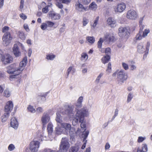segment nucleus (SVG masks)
<instances>
[{
	"instance_id": "69168bd1",
	"label": "nucleus",
	"mask_w": 152,
	"mask_h": 152,
	"mask_svg": "<svg viewBox=\"0 0 152 152\" xmlns=\"http://www.w3.org/2000/svg\"><path fill=\"white\" fill-rule=\"evenodd\" d=\"M43 152H56L55 151L53 150L50 149H45Z\"/></svg>"
},
{
	"instance_id": "dca6fc26",
	"label": "nucleus",
	"mask_w": 152,
	"mask_h": 152,
	"mask_svg": "<svg viewBox=\"0 0 152 152\" xmlns=\"http://www.w3.org/2000/svg\"><path fill=\"white\" fill-rule=\"evenodd\" d=\"M137 51L140 53H143L144 52H145V53H146L147 51L145 48L144 47V45L143 43H139L137 46Z\"/></svg>"
},
{
	"instance_id": "8fccbe9b",
	"label": "nucleus",
	"mask_w": 152,
	"mask_h": 152,
	"mask_svg": "<svg viewBox=\"0 0 152 152\" xmlns=\"http://www.w3.org/2000/svg\"><path fill=\"white\" fill-rule=\"evenodd\" d=\"M46 23L49 27H53L55 24L54 23L50 21H48L46 22Z\"/></svg>"
},
{
	"instance_id": "0eeeda50",
	"label": "nucleus",
	"mask_w": 152,
	"mask_h": 152,
	"mask_svg": "<svg viewBox=\"0 0 152 152\" xmlns=\"http://www.w3.org/2000/svg\"><path fill=\"white\" fill-rule=\"evenodd\" d=\"M39 146V142L38 141H33L30 144L29 149L31 152H37Z\"/></svg>"
},
{
	"instance_id": "b1692460",
	"label": "nucleus",
	"mask_w": 152,
	"mask_h": 152,
	"mask_svg": "<svg viewBox=\"0 0 152 152\" xmlns=\"http://www.w3.org/2000/svg\"><path fill=\"white\" fill-rule=\"evenodd\" d=\"M105 38L107 41L109 42H113L115 39L114 36L112 34H108L105 36Z\"/></svg>"
},
{
	"instance_id": "0e129e2a",
	"label": "nucleus",
	"mask_w": 152,
	"mask_h": 152,
	"mask_svg": "<svg viewBox=\"0 0 152 152\" xmlns=\"http://www.w3.org/2000/svg\"><path fill=\"white\" fill-rule=\"evenodd\" d=\"M16 44H17L18 45V46L20 47L22 50H25L23 45L21 43L18 42L17 43H16Z\"/></svg>"
},
{
	"instance_id": "f3484780",
	"label": "nucleus",
	"mask_w": 152,
	"mask_h": 152,
	"mask_svg": "<svg viewBox=\"0 0 152 152\" xmlns=\"http://www.w3.org/2000/svg\"><path fill=\"white\" fill-rule=\"evenodd\" d=\"M10 122V125L12 127L15 129H17L18 126V121L15 118H12Z\"/></svg>"
},
{
	"instance_id": "c9c22d12",
	"label": "nucleus",
	"mask_w": 152,
	"mask_h": 152,
	"mask_svg": "<svg viewBox=\"0 0 152 152\" xmlns=\"http://www.w3.org/2000/svg\"><path fill=\"white\" fill-rule=\"evenodd\" d=\"M88 56L86 53H83L81 54V60L86 61L88 58Z\"/></svg>"
},
{
	"instance_id": "5fc2aeb1",
	"label": "nucleus",
	"mask_w": 152,
	"mask_h": 152,
	"mask_svg": "<svg viewBox=\"0 0 152 152\" xmlns=\"http://www.w3.org/2000/svg\"><path fill=\"white\" fill-rule=\"evenodd\" d=\"M122 66L123 68L126 70H127L129 69L128 65L125 63H122Z\"/></svg>"
},
{
	"instance_id": "9d476101",
	"label": "nucleus",
	"mask_w": 152,
	"mask_h": 152,
	"mask_svg": "<svg viewBox=\"0 0 152 152\" xmlns=\"http://www.w3.org/2000/svg\"><path fill=\"white\" fill-rule=\"evenodd\" d=\"M150 32V31L149 29H145L143 31H139L138 34L136 36V38L137 40H140L143 38L146 37Z\"/></svg>"
},
{
	"instance_id": "f8f14e48",
	"label": "nucleus",
	"mask_w": 152,
	"mask_h": 152,
	"mask_svg": "<svg viewBox=\"0 0 152 152\" xmlns=\"http://www.w3.org/2000/svg\"><path fill=\"white\" fill-rule=\"evenodd\" d=\"M13 104L12 101H10L7 102L4 107L5 111L7 113L11 112L12 110Z\"/></svg>"
},
{
	"instance_id": "37998d69",
	"label": "nucleus",
	"mask_w": 152,
	"mask_h": 152,
	"mask_svg": "<svg viewBox=\"0 0 152 152\" xmlns=\"http://www.w3.org/2000/svg\"><path fill=\"white\" fill-rule=\"evenodd\" d=\"M4 95L6 97H9L10 96V93L8 89H6L4 92Z\"/></svg>"
},
{
	"instance_id": "a878e982",
	"label": "nucleus",
	"mask_w": 152,
	"mask_h": 152,
	"mask_svg": "<svg viewBox=\"0 0 152 152\" xmlns=\"http://www.w3.org/2000/svg\"><path fill=\"white\" fill-rule=\"evenodd\" d=\"M144 17H141L140 18L139 21V26H140V31H139L142 32L143 31L144 27L145 25L143 24L142 22L144 19Z\"/></svg>"
},
{
	"instance_id": "de8ad7c7",
	"label": "nucleus",
	"mask_w": 152,
	"mask_h": 152,
	"mask_svg": "<svg viewBox=\"0 0 152 152\" xmlns=\"http://www.w3.org/2000/svg\"><path fill=\"white\" fill-rule=\"evenodd\" d=\"M146 139L145 137H142L141 136L139 137H138L137 142L138 143H141L142 142Z\"/></svg>"
},
{
	"instance_id": "a18cd8bd",
	"label": "nucleus",
	"mask_w": 152,
	"mask_h": 152,
	"mask_svg": "<svg viewBox=\"0 0 152 152\" xmlns=\"http://www.w3.org/2000/svg\"><path fill=\"white\" fill-rule=\"evenodd\" d=\"M48 27L46 23H42L40 26V28L42 30H45Z\"/></svg>"
},
{
	"instance_id": "4c0bfd02",
	"label": "nucleus",
	"mask_w": 152,
	"mask_h": 152,
	"mask_svg": "<svg viewBox=\"0 0 152 152\" xmlns=\"http://www.w3.org/2000/svg\"><path fill=\"white\" fill-rule=\"evenodd\" d=\"M75 72V69L73 68L72 66H70L69 67L67 70V77H68L69 75L71 72L73 73Z\"/></svg>"
},
{
	"instance_id": "6ab92c4d",
	"label": "nucleus",
	"mask_w": 152,
	"mask_h": 152,
	"mask_svg": "<svg viewBox=\"0 0 152 152\" xmlns=\"http://www.w3.org/2000/svg\"><path fill=\"white\" fill-rule=\"evenodd\" d=\"M61 125L64 129L65 132L66 131H68L71 127V124L68 123H62L61 124Z\"/></svg>"
},
{
	"instance_id": "774afa93",
	"label": "nucleus",
	"mask_w": 152,
	"mask_h": 152,
	"mask_svg": "<svg viewBox=\"0 0 152 152\" xmlns=\"http://www.w3.org/2000/svg\"><path fill=\"white\" fill-rule=\"evenodd\" d=\"M23 26L24 29L26 30V31H29V29L28 26L27 24H24Z\"/></svg>"
},
{
	"instance_id": "338daca9",
	"label": "nucleus",
	"mask_w": 152,
	"mask_h": 152,
	"mask_svg": "<svg viewBox=\"0 0 152 152\" xmlns=\"http://www.w3.org/2000/svg\"><path fill=\"white\" fill-rule=\"evenodd\" d=\"M20 15V17L23 20H25L27 18L26 16L23 14H21Z\"/></svg>"
},
{
	"instance_id": "c03bdc74",
	"label": "nucleus",
	"mask_w": 152,
	"mask_h": 152,
	"mask_svg": "<svg viewBox=\"0 0 152 152\" xmlns=\"http://www.w3.org/2000/svg\"><path fill=\"white\" fill-rule=\"evenodd\" d=\"M15 148V145L12 144H10L8 147V150L10 151H13Z\"/></svg>"
},
{
	"instance_id": "2eb2a0df",
	"label": "nucleus",
	"mask_w": 152,
	"mask_h": 152,
	"mask_svg": "<svg viewBox=\"0 0 152 152\" xmlns=\"http://www.w3.org/2000/svg\"><path fill=\"white\" fill-rule=\"evenodd\" d=\"M107 24L111 27H114L116 26V20L112 17L109 18L107 20Z\"/></svg>"
},
{
	"instance_id": "cd10ccee",
	"label": "nucleus",
	"mask_w": 152,
	"mask_h": 152,
	"mask_svg": "<svg viewBox=\"0 0 152 152\" xmlns=\"http://www.w3.org/2000/svg\"><path fill=\"white\" fill-rule=\"evenodd\" d=\"M75 105L76 107L75 108V111L76 112V113H77V111H81L83 109H87V108H86L83 107V108H82L80 110H78V109H79L81 107L82 105V103H81L79 102H77V103L75 104Z\"/></svg>"
},
{
	"instance_id": "5701e85b",
	"label": "nucleus",
	"mask_w": 152,
	"mask_h": 152,
	"mask_svg": "<svg viewBox=\"0 0 152 152\" xmlns=\"http://www.w3.org/2000/svg\"><path fill=\"white\" fill-rule=\"evenodd\" d=\"M50 15L51 18L55 20L59 19L61 17L59 14L56 13L54 12H51Z\"/></svg>"
},
{
	"instance_id": "7c9ffc66",
	"label": "nucleus",
	"mask_w": 152,
	"mask_h": 152,
	"mask_svg": "<svg viewBox=\"0 0 152 152\" xmlns=\"http://www.w3.org/2000/svg\"><path fill=\"white\" fill-rule=\"evenodd\" d=\"M53 125L51 123H49L47 126V130L48 131V134H51L53 131Z\"/></svg>"
},
{
	"instance_id": "09e8293b",
	"label": "nucleus",
	"mask_w": 152,
	"mask_h": 152,
	"mask_svg": "<svg viewBox=\"0 0 152 152\" xmlns=\"http://www.w3.org/2000/svg\"><path fill=\"white\" fill-rule=\"evenodd\" d=\"M56 56L54 55H48L47 56L46 58L48 60H53L55 57Z\"/></svg>"
},
{
	"instance_id": "864d4df0",
	"label": "nucleus",
	"mask_w": 152,
	"mask_h": 152,
	"mask_svg": "<svg viewBox=\"0 0 152 152\" xmlns=\"http://www.w3.org/2000/svg\"><path fill=\"white\" fill-rule=\"evenodd\" d=\"M82 3L84 4L87 5L89 4L91 0H81Z\"/></svg>"
},
{
	"instance_id": "bf43d9fd",
	"label": "nucleus",
	"mask_w": 152,
	"mask_h": 152,
	"mask_svg": "<svg viewBox=\"0 0 152 152\" xmlns=\"http://www.w3.org/2000/svg\"><path fill=\"white\" fill-rule=\"evenodd\" d=\"M105 53L107 55L110 54V48H108L105 49Z\"/></svg>"
},
{
	"instance_id": "ddd939ff",
	"label": "nucleus",
	"mask_w": 152,
	"mask_h": 152,
	"mask_svg": "<svg viewBox=\"0 0 152 152\" xmlns=\"http://www.w3.org/2000/svg\"><path fill=\"white\" fill-rule=\"evenodd\" d=\"M57 126L55 128V132L58 135H60L65 133L64 129L61 127V124H57Z\"/></svg>"
},
{
	"instance_id": "6e6552de",
	"label": "nucleus",
	"mask_w": 152,
	"mask_h": 152,
	"mask_svg": "<svg viewBox=\"0 0 152 152\" xmlns=\"http://www.w3.org/2000/svg\"><path fill=\"white\" fill-rule=\"evenodd\" d=\"M126 8V5L124 3L118 4L113 7L114 11L115 13H121L123 12Z\"/></svg>"
},
{
	"instance_id": "052dcab7",
	"label": "nucleus",
	"mask_w": 152,
	"mask_h": 152,
	"mask_svg": "<svg viewBox=\"0 0 152 152\" xmlns=\"http://www.w3.org/2000/svg\"><path fill=\"white\" fill-rule=\"evenodd\" d=\"M88 19H83V26H86L88 23Z\"/></svg>"
},
{
	"instance_id": "e2e57ef3",
	"label": "nucleus",
	"mask_w": 152,
	"mask_h": 152,
	"mask_svg": "<svg viewBox=\"0 0 152 152\" xmlns=\"http://www.w3.org/2000/svg\"><path fill=\"white\" fill-rule=\"evenodd\" d=\"M41 137H42V138H41V140H46V134L45 133H42Z\"/></svg>"
},
{
	"instance_id": "20e7f679",
	"label": "nucleus",
	"mask_w": 152,
	"mask_h": 152,
	"mask_svg": "<svg viewBox=\"0 0 152 152\" xmlns=\"http://www.w3.org/2000/svg\"><path fill=\"white\" fill-rule=\"evenodd\" d=\"M7 72L9 74H15L18 75L23 71V69H19L16 67L15 64L11 65L7 67Z\"/></svg>"
},
{
	"instance_id": "1a4fd4ad",
	"label": "nucleus",
	"mask_w": 152,
	"mask_h": 152,
	"mask_svg": "<svg viewBox=\"0 0 152 152\" xmlns=\"http://www.w3.org/2000/svg\"><path fill=\"white\" fill-rule=\"evenodd\" d=\"M126 17L128 19L134 20L138 17V15L135 11L130 10L127 12Z\"/></svg>"
},
{
	"instance_id": "a19ab883",
	"label": "nucleus",
	"mask_w": 152,
	"mask_h": 152,
	"mask_svg": "<svg viewBox=\"0 0 152 152\" xmlns=\"http://www.w3.org/2000/svg\"><path fill=\"white\" fill-rule=\"evenodd\" d=\"M111 64L110 63H109L108 64L106 69L107 73L109 74L111 72Z\"/></svg>"
},
{
	"instance_id": "4d7b16f0",
	"label": "nucleus",
	"mask_w": 152,
	"mask_h": 152,
	"mask_svg": "<svg viewBox=\"0 0 152 152\" xmlns=\"http://www.w3.org/2000/svg\"><path fill=\"white\" fill-rule=\"evenodd\" d=\"M48 6H47L42 9V12L43 13H46L48 11Z\"/></svg>"
},
{
	"instance_id": "39448f33",
	"label": "nucleus",
	"mask_w": 152,
	"mask_h": 152,
	"mask_svg": "<svg viewBox=\"0 0 152 152\" xmlns=\"http://www.w3.org/2000/svg\"><path fill=\"white\" fill-rule=\"evenodd\" d=\"M2 51L0 50V60L4 64H6L12 62L13 59L11 56L8 54L4 56L2 54Z\"/></svg>"
},
{
	"instance_id": "6e6d98bb",
	"label": "nucleus",
	"mask_w": 152,
	"mask_h": 152,
	"mask_svg": "<svg viewBox=\"0 0 152 152\" xmlns=\"http://www.w3.org/2000/svg\"><path fill=\"white\" fill-rule=\"evenodd\" d=\"M37 112L38 113H41L43 111L42 108L41 107H38L36 109Z\"/></svg>"
},
{
	"instance_id": "bb28decb",
	"label": "nucleus",
	"mask_w": 152,
	"mask_h": 152,
	"mask_svg": "<svg viewBox=\"0 0 152 152\" xmlns=\"http://www.w3.org/2000/svg\"><path fill=\"white\" fill-rule=\"evenodd\" d=\"M9 113H6L1 117V121L2 122H4L7 120L9 115Z\"/></svg>"
},
{
	"instance_id": "412c9836",
	"label": "nucleus",
	"mask_w": 152,
	"mask_h": 152,
	"mask_svg": "<svg viewBox=\"0 0 152 152\" xmlns=\"http://www.w3.org/2000/svg\"><path fill=\"white\" fill-rule=\"evenodd\" d=\"M76 9L79 11L81 12L87 10V7H84L83 6L80 4H77L75 5Z\"/></svg>"
},
{
	"instance_id": "aec40b11",
	"label": "nucleus",
	"mask_w": 152,
	"mask_h": 152,
	"mask_svg": "<svg viewBox=\"0 0 152 152\" xmlns=\"http://www.w3.org/2000/svg\"><path fill=\"white\" fill-rule=\"evenodd\" d=\"M79 129H78L77 131H75V129L73 127H71V128L69 129V134L70 136L71 137H73L76 136L77 133L79 131Z\"/></svg>"
},
{
	"instance_id": "72a5a7b5",
	"label": "nucleus",
	"mask_w": 152,
	"mask_h": 152,
	"mask_svg": "<svg viewBox=\"0 0 152 152\" xmlns=\"http://www.w3.org/2000/svg\"><path fill=\"white\" fill-rule=\"evenodd\" d=\"M56 2V5L59 8L62 9L63 7V5L61 3V0H55Z\"/></svg>"
},
{
	"instance_id": "79ce46f5",
	"label": "nucleus",
	"mask_w": 152,
	"mask_h": 152,
	"mask_svg": "<svg viewBox=\"0 0 152 152\" xmlns=\"http://www.w3.org/2000/svg\"><path fill=\"white\" fill-rule=\"evenodd\" d=\"M28 111L31 113H34L36 112L35 110L33 108V107L31 105H29L27 108Z\"/></svg>"
},
{
	"instance_id": "423d86ee",
	"label": "nucleus",
	"mask_w": 152,
	"mask_h": 152,
	"mask_svg": "<svg viewBox=\"0 0 152 152\" xmlns=\"http://www.w3.org/2000/svg\"><path fill=\"white\" fill-rule=\"evenodd\" d=\"M12 37L10 33L7 32L4 34L2 37L3 44L5 46H7L10 43Z\"/></svg>"
},
{
	"instance_id": "49530a36",
	"label": "nucleus",
	"mask_w": 152,
	"mask_h": 152,
	"mask_svg": "<svg viewBox=\"0 0 152 152\" xmlns=\"http://www.w3.org/2000/svg\"><path fill=\"white\" fill-rule=\"evenodd\" d=\"M103 42V39L100 38L99 40L98 41V43H97V45H98V48H101L102 46V43Z\"/></svg>"
},
{
	"instance_id": "f257e3e1",
	"label": "nucleus",
	"mask_w": 152,
	"mask_h": 152,
	"mask_svg": "<svg viewBox=\"0 0 152 152\" xmlns=\"http://www.w3.org/2000/svg\"><path fill=\"white\" fill-rule=\"evenodd\" d=\"M73 107L68 106L66 110V113L70 118H74L72 121V124L74 126L77 124L78 122L81 123L80 127L82 128H86V124L84 119L85 117L87 116L89 114L88 109H83L81 111H77V113L75 115V112L73 111Z\"/></svg>"
},
{
	"instance_id": "58836bf2",
	"label": "nucleus",
	"mask_w": 152,
	"mask_h": 152,
	"mask_svg": "<svg viewBox=\"0 0 152 152\" xmlns=\"http://www.w3.org/2000/svg\"><path fill=\"white\" fill-rule=\"evenodd\" d=\"M86 39L91 44H93L94 42L95 39L93 37H86Z\"/></svg>"
},
{
	"instance_id": "f03ea898",
	"label": "nucleus",
	"mask_w": 152,
	"mask_h": 152,
	"mask_svg": "<svg viewBox=\"0 0 152 152\" xmlns=\"http://www.w3.org/2000/svg\"><path fill=\"white\" fill-rule=\"evenodd\" d=\"M117 76L118 83L122 85L128 77L127 74L123 70L117 71L113 74V76Z\"/></svg>"
},
{
	"instance_id": "13d9d810",
	"label": "nucleus",
	"mask_w": 152,
	"mask_h": 152,
	"mask_svg": "<svg viewBox=\"0 0 152 152\" xmlns=\"http://www.w3.org/2000/svg\"><path fill=\"white\" fill-rule=\"evenodd\" d=\"M89 134V132L86 131L84 132H83V135H84V137L83 138L84 140H85L86 139Z\"/></svg>"
},
{
	"instance_id": "473e14b6",
	"label": "nucleus",
	"mask_w": 152,
	"mask_h": 152,
	"mask_svg": "<svg viewBox=\"0 0 152 152\" xmlns=\"http://www.w3.org/2000/svg\"><path fill=\"white\" fill-rule=\"evenodd\" d=\"M89 8L90 10H96L97 8V6L95 2H93L89 5Z\"/></svg>"
},
{
	"instance_id": "680f3d73",
	"label": "nucleus",
	"mask_w": 152,
	"mask_h": 152,
	"mask_svg": "<svg viewBox=\"0 0 152 152\" xmlns=\"http://www.w3.org/2000/svg\"><path fill=\"white\" fill-rule=\"evenodd\" d=\"M118 110L117 109H116L115 110L114 113V115L112 118V120H113V119H114L118 115Z\"/></svg>"
},
{
	"instance_id": "f704fd0d",
	"label": "nucleus",
	"mask_w": 152,
	"mask_h": 152,
	"mask_svg": "<svg viewBox=\"0 0 152 152\" xmlns=\"http://www.w3.org/2000/svg\"><path fill=\"white\" fill-rule=\"evenodd\" d=\"M79 148L78 146L71 147L69 150V152H77Z\"/></svg>"
},
{
	"instance_id": "3c124183",
	"label": "nucleus",
	"mask_w": 152,
	"mask_h": 152,
	"mask_svg": "<svg viewBox=\"0 0 152 152\" xmlns=\"http://www.w3.org/2000/svg\"><path fill=\"white\" fill-rule=\"evenodd\" d=\"M133 97L132 94L130 93L128 94L127 97V101L128 102H130Z\"/></svg>"
},
{
	"instance_id": "c756f323",
	"label": "nucleus",
	"mask_w": 152,
	"mask_h": 152,
	"mask_svg": "<svg viewBox=\"0 0 152 152\" xmlns=\"http://www.w3.org/2000/svg\"><path fill=\"white\" fill-rule=\"evenodd\" d=\"M56 120L57 124H60L62 123V117L61 115L58 113H56Z\"/></svg>"
},
{
	"instance_id": "393cba45",
	"label": "nucleus",
	"mask_w": 152,
	"mask_h": 152,
	"mask_svg": "<svg viewBox=\"0 0 152 152\" xmlns=\"http://www.w3.org/2000/svg\"><path fill=\"white\" fill-rule=\"evenodd\" d=\"M127 29L125 28L120 27L118 29L120 35H125L126 34Z\"/></svg>"
},
{
	"instance_id": "4468645a",
	"label": "nucleus",
	"mask_w": 152,
	"mask_h": 152,
	"mask_svg": "<svg viewBox=\"0 0 152 152\" xmlns=\"http://www.w3.org/2000/svg\"><path fill=\"white\" fill-rule=\"evenodd\" d=\"M12 52L16 57H19L21 56V52L19 50L17 44H15L12 48Z\"/></svg>"
},
{
	"instance_id": "c85d7f7f",
	"label": "nucleus",
	"mask_w": 152,
	"mask_h": 152,
	"mask_svg": "<svg viewBox=\"0 0 152 152\" xmlns=\"http://www.w3.org/2000/svg\"><path fill=\"white\" fill-rule=\"evenodd\" d=\"M110 58V56L108 55H106L102 58V61L103 63L105 64L109 61Z\"/></svg>"
},
{
	"instance_id": "a211bd4d",
	"label": "nucleus",
	"mask_w": 152,
	"mask_h": 152,
	"mask_svg": "<svg viewBox=\"0 0 152 152\" xmlns=\"http://www.w3.org/2000/svg\"><path fill=\"white\" fill-rule=\"evenodd\" d=\"M148 148L147 145L145 143L143 144L142 145V149L138 148L137 152H147Z\"/></svg>"
},
{
	"instance_id": "4be33fe9",
	"label": "nucleus",
	"mask_w": 152,
	"mask_h": 152,
	"mask_svg": "<svg viewBox=\"0 0 152 152\" xmlns=\"http://www.w3.org/2000/svg\"><path fill=\"white\" fill-rule=\"evenodd\" d=\"M27 62V58L26 57H24L22 61L20 63L19 69H22L23 70L24 69V67L26 65Z\"/></svg>"
},
{
	"instance_id": "e433bc0d",
	"label": "nucleus",
	"mask_w": 152,
	"mask_h": 152,
	"mask_svg": "<svg viewBox=\"0 0 152 152\" xmlns=\"http://www.w3.org/2000/svg\"><path fill=\"white\" fill-rule=\"evenodd\" d=\"M150 43L149 42H147L146 44V46L145 49H146V51H147V53H145L144 55L143 56V58H146V57L147 54H148V52L149 50V48L150 46Z\"/></svg>"
},
{
	"instance_id": "2f4dec72",
	"label": "nucleus",
	"mask_w": 152,
	"mask_h": 152,
	"mask_svg": "<svg viewBox=\"0 0 152 152\" xmlns=\"http://www.w3.org/2000/svg\"><path fill=\"white\" fill-rule=\"evenodd\" d=\"M99 20V17L98 16L96 17L95 18V20L94 21V23L91 24V26L93 28H94L96 25L98 23Z\"/></svg>"
},
{
	"instance_id": "7ed1b4c3",
	"label": "nucleus",
	"mask_w": 152,
	"mask_h": 152,
	"mask_svg": "<svg viewBox=\"0 0 152 152\" xmlns=\"http://www.w3.org/2000/svg\"><path fill=\"white\" fill-rule=\"evenodd\" d=\"M70 144L67 139L62 138L59 146L60 152H66L70 147Z\"/></svg>"
},
{
	"instance_id": "ea45409f",
	"label": "nucleus",
	"mask_w": 152,
	"mask_h": 152,
	"mask_svg": "<svg viewBox=\"0 0 152 152\" xmlns=\"http://www.w3.org/2000/svg\"><path fill=\"white\" fill-rule=\"evenodd\" d=\"M18 36L19 38L23 40L25 39L26 36L24 33L22 32H19Z\"/></svg>"
},
{
	"instance_id": "9b49d317",
	"label": "nucleus",
	"mask_w": 152,
	"mask_h": 152,
	"mask_svg": "<svg viewBox=\"0 0 152 152\" xmlns=\"http://www.w3.org/2000/svg\"><path fill=\"white\" fill-rule=\"evenodd\" d=\"M50 120V117L48 114L44 113L41 118V120L43 126L48 123Z\"/></svg>"
},
{
	"instance_id": "603ef678",
	"label": "nucleus",
	"mask_w": 152,
	"mask_h": 152,
	"mask_svg": "<svg viewBox=\"0 0 152 152\" xmlns=\"http://www.w3.org/2000/svg\"><path fill=\"white\" fill-rule=\"evenodd\" d=\"M9 28L8 27L5 26L2 28V32L5 33L8 32L7 31L9 30Z\"/></svg>"
}]
</instances>
